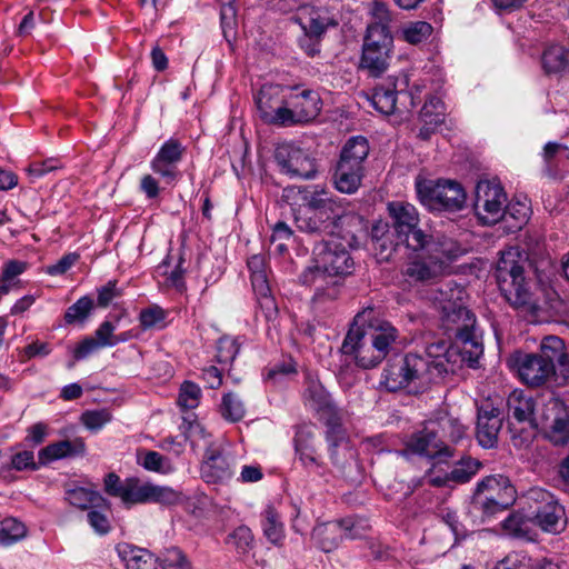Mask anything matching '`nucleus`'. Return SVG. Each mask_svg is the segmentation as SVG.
Returning <instances> with one entry per match:
<instances>
[{
    "mask_svg": "<svg viewBox=\"0 0 569 569\" xmlns=\"http://www.w3.org/2000/svg\"><path fill=\"white\" fill-rule=\"evenodd\" d=\"M412 253L408 256L401 274L411 286L429 287L445 273L449 261L462 254L459 243L447 237H437L427 240L421 248H409Z\"/></svg>",
    "mask_w": 569,
    "mask_h": 569,
    "instance_id": "obj_1",
    "label": "nucleus"
},
{
    "mask_svg": "<svg viewBox=\"0 0 569 569\" xmlns=\"http://www.w3.org/2000/svg\"><path fill=\"white\" fill-rule=\"evenodd\" d=\"M523 273V261L519 252L515 249L503 251L496 268L499 290L515 310L523 316L536 317L541 307Z\"/></svg>",
    "mask_w": 569,
    "mask_h": 569,
    "instance_id": "obj_2",
    "label": "nucleus"
},
{
    "mask_svg": "<svg viewBox=\"0 0 569 569\" xmlns=\"http://www.w3.org/2000/svg\"><path fill=\"white\" fill-rule=\"evenodd\" d=\"M465 295V288L453 280H437L421 291L422 299L440 312L443 326L455 330L467 342L468 330L473 326L475 317L463 306Z\"/></svg>",
    "mask_w": 569,
    "mask_h": 569,
    "instance_id": "obj_3",
    "label": "nucleus"
},
{
    "mask_svg": "<svg viewBox=\"0 0 569 569\" xmlns=\"http://www.w3.org/2000/svg\"><path fill=\"white\" fill-rule=\"evenodd\" d=\"M315 264L308 267L301 274L300 281L306 286L316 287V298L323 295V283L337 282L336 276L350 274L353 270V260L346 247L335 239L321 240L313 248Z\"/></svg>",
    "mask_w": 569,
    "mask_h": 569,
    "instance_id": "obj_4",
    "label": "nucleus"
},
{
    "mask_svg": "<svg viewBox=\"0 0 569 569\" xmlns=\"http://www.w3.org/2000/svg\"><path fill=\"white\" fill-rule=\"evenodd\" d=\"M420 202L431 211H458L466 202V192L460 183L452 180L416 181Z\"/></svg>",
    "mask_w": 569,
    "mask_h": 569,
    "instance_id": "obj_5",
    "label": "nucleus"
},
{
    "mask_svg": "<svg viewBox=\"0 0 569 569\" xmlns=\"http://www.w3.org/2000/svg\"><path fill=\"white\" fill-rule=\"evenodd\" d=\"M527 503L533 525L550 533H558L565 529V509L551 492L542 488H532L527 493Z\"/></svg>",
    "mask_w": 569,
    "mask_h": 569,
    "instance_id": "obj_6",
    "label": "nucleus"
},
{
    "mask_svg": "<svg viewBox=\"0 0 569 569\" xmlns=\"http://www.w3.org/2000/svg\"><path fill=\"white\" fill-rule=\"evenodd\" d=\"M388 212L397 240L407 248H421L427 240L435 238L419 228V212L413 204L392 201L388 203Z\"/></svg>",
    "mask_w": 569,
    "mask_h": 569,
    "instance_id": "obj_7",
    "label": "nucleus"
},
{
    "mask_svg": "<svg viewBox=\"0 0 569 569\" xmlns=\"http://www.w3.org/2000/svg\"><path fill=\"white\" fill-rule=\"evenodd\" d=\"M365 313L366 311L359 312L355 317L340 351L345 357L351 358L357 367L367 370L377 367L382 361V358L378 357L377 349L367 338L368 333L365 327L360 325Z\"/></svg>",
    "mask_w": 569,
    "mask_h": 569,
    "instance_id": "obj_8",
    "label": "nucleus"
},
{
    "mask_svg": "<svg viewBox=\"0 0 569 569\" xmlns=\"http://www.w3.org/2000/svg\"><path fill=\"white\" fill-rule=\"evenodd\" d=\"M393 39L381 28H367L360 68L371 77H380L389 67Z\"/></svg>",
    "mask_w": 569,
    "mask_h": 569,
    "instance_id": "obj_9",
    "label": "nucleus"
},
{
    "mask_svg": "<svg viewBox=\"0 0 569 569\" xmlns=\"http://www.w3.org/2000/svg\"><path fill=\"white\" fill-rule=\"evenodd\" d=\"M417 455L432 461L430 469H437L448 465L455 457V450L447 446L435 430L423 428L415 432L407 441L406 447L400 451L401 456Z\"/></svg>",
    "mask_w": 569,
    "mask_h": 569,
    "instance_id": "obj_10",
    "label": "nucleus"
},
{
    "mask_svg": "<svg viewBox=\"0 0 569 569\" xmlns=\"http://www.w3.org/2000/svg\"><path fill=\"white\" fill-rule=\"evenodd\" d=\"M420 86L409 90V77L401 73L398 77H389L383 83L378 84L371 96V104L383 114H391L397 107L398 96L410 99L411 107L417 104L421 92Z\"/></svg>",
    "mask_w": 569,
    "mask_h": 569,
    "instance_id": "obj_11",
    "label": "nucleus"
},
{
    "mask_svg": "<svg viewBox=\"0 0 569 569\" xmlns=\"http://www.w3.org/2000/svg\"><path fill=\"white\" fill-rule=\"evenodd\" d=\"M507 194L500 183L481 180L476 186L475 211L483 224L506 218Z\"/></svg>",
    "mask_w": 569,
    "mask_h": 569,
    "instance_id": "obj_12",
    "label": "nucleus"
},
{
    "mask_svg": "<svg viewBox=\"0 0 569 569\" xmlns=\"http://www.w3.org/2000/svg\"><path fill=\"white\" fill-rule=\"evenodd\" d=\"M509 368L518 375L522 383L531 388L546 385L556 376V368L536 353L515 351L507 360Z\"/></svg>",
    "mask_w": 569,
    "mask_h": 569,
    "instance_id": "obj_13",
    "label": "nucleus"
},
{
    "mask_svg": "<svg viewBox=\"0 0 569 569\" xmlns=\"http://www.w3.org/2000/svg\"><path fill=\"white\" fill-rule=\"evenodd\" d=\"M274 158L281 171L291 178L312 179L317 173L315 159L292 142L280 143Z\"/></svg>",
    "mask_w": 569,
    "mask_h": 569,
    "instance_id": "obj_14",
    "label": "nucleus"
},
{
    "mask_svg": "<svg viewBox=\"0 0 569 569\" xmlns=\"http://www.w3.org/2000/svg\"><path fill=\"white\" fill-rule=\"evenodd\" d=\"M322 108L318 92L305 89L287 96L284 128L306 124L315 120Z\"/></svg>",
    "mask_w": 569,
    "mask_h": 569,
    "instance_id": "obj_15",
    "label": "nucleus"
},
{
    "mask_svg": "<svg viewBox=\"0 0 569 569\" xmlns=\"http://www.w3.org/2000/svg\"><path fill=\"white\" fill-rule=\"evenodd\" d=\"M186 148L182 143L170 138L161 144L150 161V168L164 183L176 184L181 178L179 163L181 162Z\"/></svg>",
    "mask_w": 569,
    "mask_h": 569,
    "instance_id": "obj_16",
    "label": "nucleus"
},
{
    "mask_svg": "<svg viewBox=\"0 0 569 569\" xmlns=\"http://www.w3.org/2000/svg\"><path fill=\"white\" fill-rule=\"evenodd\" d=\"M260 119L270 126L284 128L287 97L278 84H264L254 97Z\"/></svg>",
    "mask_w": 569,
    "mask_h": 569,
    "instance_id": "obj_17",
    "label": "nucleus"
},
{
    "mask_svg": "<svg viewBox=\"0 0 569 569\" xmlns=\"http://www.w3.org/2000/svg\"><path fill=\"white\" fill-rule=\"evenodd\" d=\"M482 463L470 456H461L455 460L448 470L443 466L429 469L428 481L435 487H448L452 483L463 485L469 482L480 470Z\"/></svg>",
    "mask_w": 569,
    "mask_h": 569,
    "instance_id": "obj_18",
    "label": "nucleus"
},
{
    "mask_svg": "<svg viewBox=\"0 0 569 569\" xmlns=\"http://www.w3.org/2000/svg\"><path fill=\"white\" fill-rule=\"evenodd\" d=\"M542 419L547 428V438L556 446L569 442V412L566 403L559 398H550L542 410Z\"/></svg>",
    "mask_w": 569,
    "mask_h": 569,
    "instance_id": "obj_19",
    "label": "nucleus"
},
{
    "mask_svg": "<svg viewBox=\"0 0 569 569\" xmlns=\"http://www.w3.org/2000/svg\"><path fill=\"white\" fill-rule=\"evenodd\" d=\"M502 421L501 409L490 399L478 406L476 437L481 447L493 448L497 445Z\"/></svg>",
    "mask_w": 569,
    "mask_h": 569,
    "instance_id": "obj_20",
    "label": "nucleus"
},
{
    "mask_svg": "<svg viewBox=\"0 0 569 569\" xmlns=\"http://www.w3.org/2000/svg\"><path fill=\"white\" fill-rule=\"evenodd\" d=\"M360 537L359 527L351 518L319 525L313 529V538L318 547L325 552L335 550L343 538L357 539Z\"/></svg>",
    "mask_w": 569,
    "mask_h": 569,
    "instance_id": "obj_21",
    "label": "nucleus"
},
{
    "mask_svg": "<svg viewBox=\"0 0 569 569\" xmlns=\"http://www.w3.org/2000/svg\"><path fill=\"white\" fill-rule=\"evenodd\" d=\"M295 452L298 461L309 472L325 473V463L315 443V427L301 425L295 435Z\"/></svg>",
    "mask_w": 569,
    "mask_h": 569,
    "instance_id": "obj_22",
    "label": "nucleus"
},
{
    "mask_svg": "<svg viewBox=\"0 0 569 569\" xmlns=\"http://www.w3.org/2000/svg\"><path fill=\"white\" fill-rule=\"evenodd\" d=\"M341 216L342 212L301 209L296 213L295 223L302 232L332 237Z\"/></svg>",
    "mask_w": 569,
    "mask_h": 569,
    "instance_id": "obj_23",
    "label": "nucleus"
},
{
    "mask_svg": "<svg viewBox=\"0 0 569 569\" xmlns=\"http://www.w3.org/2000/svg\"><path fill=\"white\" fill-rule=\"evenodd\" d=\"M403 362L409 387L413 389L428 386L433 378V371L440 372L441 367L439 362L430 361L428 358L416 353L406 355Z\"/></svg>",
    "mask_w": 569,
    "mask_h": 569,
    "instance_id": "obj_24",
    "label": "nucleus"
},
{
    "mask_svg": "<svg viewBox=\"0 0 569 569\" xmlns=\"http://www.w3.org/2000/svg\"><path fill=\"white\" fill-rule=\"evenodd\" d=\"M477 491L488 495L489 502L509 507L516 499V490L509 478L502 475L488 476L477 485Z\"/></svg>",
    "mask_w": 569,
    "mask_h": 569,
    "instance_id": "obj_25",
    "label": "nucleus"
},
{
    "mask_svg": "<svg viewBox=\"0 0 569 569\" xmlns=\"http://www.w3.org/2000/svg\"><path fill=\"white\" fill-rule=\"evenodd\" d=\"M305 406L312 410L322 420L338 413L339 409L330 393L318 380H309L303 391Z\"/></svg>",
    "mask_w": 569,
    "mask_h": 569,
    "instance_id": "obj_26",
    "label": "nucleus"
},
{
    "mask_svg": "<svg viewBox=\"0 0 569 569\" xmlns=\"http://www.w3.org/2000/svg\"><path fill=\"white\" fill-rule=\"evenodd\" d=\"M86 452V443L81 438L72 440H61L50 443L38 452L40 466H46L52 461L82 456Z\"/></svg>",
    "mask_w": 569,
    "mask_h": 569,
    "instance_id": "obj_27",
    "label": "nucleus"
},
{
    "mask_svg": "<svg viewBox=\"0 0 569 569\" xmlns=\"http://www.w3.org/2000/svg\"><path fill=\"white\" fill-rule=\"evenodd\" d=\"M298 19L302 29L311 37H320L329 27L337 26L326 8L302 7Z\"/></svg>",
    "mask_w": 569,
    "mask_h": 569,
    "instance_id": "obj_28",
    "label": "nucleus"
},
{
    "mask_svg": "<svg viewBox=\"0 0 569 569\" xmlns=\"http://www.w3.org/2000/svg\"><path fill=\"white\" fill-rule=\"evenodd\" d=\"M233 476L231 462L218 452H207L201 477L207 483H227Z\"/></svg>",
    "mask_w": 569,
    "mask_h": 569,
    "instance_id": "obj_29",
    "label": "nucleus"
},
{
    "mask_svg": "<svg viewBox=\"0 0 569 569\" xmlns=\"http://www.w3.org/2000/svg\"><path fill=\"white\" fill-rule=\"evenodd\" d=\"M368 154V140L361 136L352 137L343 146L338 163L365 170V162Z\"/></svg>",
    "mask_w": 569,
    "mask_h": 569,
    "instance_id": "obj_30",
    "label": "nucleus"
},
{
    "mask_svg": "<svg viewBox=\"0 0 569 569\" xmlns=\"http://www.w3.org/2000/svg\"><path fill=\"white\" fill-rule=\"evenodd\" d=\"M260 525L263 536L274 545L281 546L284 539V525L280 513L273 506H267L260 513Z\"/></svg>",
    "mask_w": 569,
    "mask_h": 569,
    "instance_id": "obj_31",
    "label": "nucleus"
},
{
    "mask_svg": "<svg viewBox=\"0 0 569 569\" xmlns=\"http://www.w3.org/2000/svg\"><path fill=\"white\" fill-rule=\"evenodd\" d=\"M118 551L127 569H156L157 557L147 549L123 545Z\"/></svg>",
    "mask_w": 569,
    "mask_h": 569,
    "instance_id": "obj_32",
    "label": "nucleus"
},
{
    "mask_svg": "<svg viewBox=\"0 0 569 569\" xmlns=\"http://www.w3.org/2000/svg\"><path fill=\"white\" fill-rule=\"evenodd\" d=\"M321 421L327 426L326 440L329 447L330 459L333 463H338L337 449L348 442L347 431L341 423L340 412L332 415V417L325 418Z\"/></svg>",
    "mask_w": 569,
    "mask_h": 569,
    "instance_id": "obj_33",
    "label": "nucleus"
},
{
    "mask_svg": "<svg viewBox=\"0 0 569 569\" xmlns=\"http://www.w3.org/2000/svg\"><path fill=\"white\" fill-rule=\"evenodd\" d=\"M493 569H560L548 559L533 560L526 552H512L498 562Z\"/></svg>",
    "mask_w": 569,
    "mask_h": 569,
    "instance_id": "obj_34",
    "label": "nucleus"
},
{
    "mask_svg": "<svg viewBox=\"0 0 569 569\" xmlns=\"http://www.w3.org/2000/svg\"><path fill=\"white\" fill-rule=\"evenodd\" d=\"M545 361H550L551 367L556 368L558 363L561 368L569 363V357L566 353L565 342L557 336H547L541 340L539 352L536 353Z\"/></svg>",
    "mask_w": 569,
    "mask_h": 569,
    "instance_id": "obj_35",
    "label": "nucleus"
},
{
    "mask_svg": "<svg viewBox=\"0 0 569 569\" xmlns=\"http://www.w3.org/2000/svg\"><path fill=\"white\" fill-rule=\"evenodd\" d=\"M365 170L337 163L335 171V186L342 193H353L361 186Z\"/></svg>",
    "mask_w": 569,
    "mask_h": 569,
    "instance_id": "obj_36",
    "label": "nucleus"
},
{
    "mask_svg": "<svg viewBox=\"0 0 569 569\" xmlns=\"http://www.w3.org/2000/svg\"><path fill=\"white\" fill-rule=\"evenodd\" d=\"M541 63L547 74L562 73L569 68V50L560 44H551L545 49Z\"/></svg>",
    "mask_w": 569,
    "mask_h": 569,
    "instance_id": "obj_37",
    "label": "nucleus"
},
{
    "mask_svg": "<svg viewBox=\"0 0 569 569\" xmlns=\"http://www.w3.org/2000/svg\"><path fill=\"white\" fill-rule=\"evenodd\" d=\"M509 415L519 422H531L535 413V401L522 391L515 390L508 397Z\"/></svg>",
    "mask_w": 569,
    "mask_h": 569,
    "instance_id": "obj_38",
    "label": "nucleus"
},
{
    "mask_svg": "<svg viewBox=\"0 0 569 569\" xmlns=\"http://www.w3.org/2000/svg\"><path fill=\"white\" fill-rule=\"evenodd\" d=\"M303 209H311L315 211H343L340 203L335 200L327 190L319 186L308 187Z\"/></svg>",
    "mask_w": 569,
    "mask_h": 569,
    "instance_id": "obj_39",
    "label": "nucleus"
},
{
    "mask_svg": "<svg viewBox=\"0 0 569 569\" xmlns=\"http://www.w3.org/2000/svg\"><path fill=\"white\" fill-rule=\"evenodd\" d=\"M397 338V329L390 323L383 322L379 327L372 329L368 339L377 349L378 357H381L383 360L388 356L391 346L396 342Z\"/></svg>",
    "mask_w": 569,
    "mask_h": 569,
    "instance_id": "obj_40",
    "label": "nucleus"
},
{
    "mask_svg": "<svg viewBox=\"0 0 569 569\" xmlns=\"http://www.w3.org/2000/svg\"><path fill=\"white\" fill-rule=\"evenodd\" d=\"M380 382L389 391H397L409 387L403 358L398 361L389 362L385 367Z\"/></svg>",
    "mask_w": 569,
    "mask_h": 569,
    "instance_id": "obj_41",
    "label": "nucleus"
},
{
    "mask_svg": "<svg viewBox=\"0 0 569 569\" xmlns=\"http://www.w3.org/2000/svg\"><path fill=\"white\" fill-rule=\"evenodd\" d=\"M137 463L147 471L160 475H169L174 471L171 460L157 451H139Z\"/></svg>",
    "mask_w": 569,
    "mask_h": 569,
    "instance_id": "obj_42",
    "label": "nucleus"
},
{
    "mask_svg": "<svg viewBox=\"0 0 569 569\" xmlns=\"http://www.w3.org/2000/svg\"><path fill=\"white\" fill-rule=\"evenodd\" d=\"M38 468L39 461L36 462L32 451H19L10 457L8 463L0 466V478L3 480H12L11 470L23 471L37 470Z\"/></svg>",
    "mask_w": 569,
    "mask_h": 569,
    "instance_id": "obj_43",
    "label": "nucleus"
},
{
    "mask_svg": "<svg viewBox=\"0 0 569 569\" xmlns=\"http://www.w3.org/2000/svg\"><path fill=\"white\" fill-rule=\"evenodd\" d=\"M66 499L80 509H92L101 505L107 507V501L99 492L82 487L69 489L66 492Z\"/></svg>",
    "mask_w": 569,
    "mask_h": 569,
    "instance_id": "obj_44",
    "label": "nucleus"
},
{
    "mask_svg": "<svg viewBox=\"0 0 569 569\" xmlns=\"http://www.w3.org/2000/svg\"><path fill=\"white\" fill-rule=\"evenodd\" d=\"M221 417L229 422H238L246 415V406L238 393L227 392L219 405Z\"/></svg>",
    "mask_w": 569,
    "mask_h": 569,
    "instance_id": "obj_45",
    "label": "nucleus"
},
{
    "mask_svg": "<svg viewBox=\"0 0 569 569\" xmlns=\"http://www.w3.org/2000/svg\"><path fill=\"white\" fill-rule=\"evenodd\" d=\"M157 563L161 569H192L187 555L174 546L161 550L157 556Z\"/></svg>",
    "mask_w": 569,
    "mask_h": 569,
    "instance_id": "obj_46",
    "label": "nucleus"
},
{
    "mask_svg": "<svg viewBox=\"0 0 569 569\" xmlns=\"http://www.w3.org/2000/svg\"><path fill=\"white\" fill-rule=\"evenodd\" d=\"M432 32L433 27L427 21H410L400 31L401 38L410 44H419L427 41Z\"/></svg>",
    "mask_w": 569,
    "mask_h": 569,
    "instance_id": "obj_47",
    "label": "nucleus"
},
{
    "mask_svg": "<svg viewBox=\"0 0 569 569\" xmlns=\"http://www.w3.org/2000/svg\"><path fill=\"white\" fill-rule=\"evenodd\" d=\"M419 118L422 123L440 126L445 121V106L440 98L431 96L421 108Z\"/></svg>",
    "mask_w": 569,
    "mask_h": 569,
    "instance_id": "obj_48",
    "label": "nucleus"
},
{
    "mask_svg": "<svg viewBox=\"0 0 569 569\" xmlns=\"http://www.w3.org/2000/svg\"><path fill=\"white\" fill-rule=\"evenodd\" d=\"M530 523L532 522L529 510L526 516L520 512H515L502 521V529L509 536L525 538L530 532Z\"/></svg>",
    "mask_w": 569,
    "mask_h": 569,
    "instance_id": "obj_49",
    "label": "nucleus"
},
{
    "mask_svg": "<svg viewBox=\"0 0 569 569\" xmlns=\"http://www.w3.org/2000/svg\"><path fill=\"white\" fill-rule=\"evenodd\" d=\"M149 482H143L137 477L127 478V489L123 499V505L131 507L134 505L147 503Z\"/></svg>",
    "mask_w": 569,
    "mask_h": 569,
    "instance_id": "obj_50",
    "label": "nucleus"
},
{
    "mask_svg": "<svg viewBox=\"0 0 569 569\" xmlns=\"http://www.w3.org/2000/svg\"><path fill=\"white\" fill-rule=\"evenodd\" d=\"M26 526L16 518H6L0 522V543L12 545L26 536Z\"/></svg>",
    "mask_w": 569,
    "mask_h": 569,
    "instance_id": "obj_51",
    "label": "nucleus"
},
{
    "mask_svg": "<svg viewBox=\"0 0 569 569\" xmlns=\"http://www.w3.org/2000/svg\"><path fill=\"white\" fill-rule=\"evenodd\" d=\"M201 398V388L192 381H184L180 386L177 402L182 410H191L200 405Z\"/></svg>",
    "mask_w": 569,
    "mask_h": 569,
    "instance_id": "obj_52",
    "label": "nucleus"
},
{
    "mask_svg": "<svg viewBox=\"0 0 569 569\" xmlns=\"http://www.w3.org/2000/svg\"><path fill=\"white\" fill-rule=\"evenodd\" d=\"M226 542L232 546L240 555H246L253 548L254 538L247 526H239L228 537Z\"/></svg>",
    "mask_w": 569,
    "mask_h": 569,
    "instance_id": "obj_53",
    "label": "nucleus"
},
{
    "mask_svg": "<svg viewBox=\"0 0 569 569\" xmlns=\"http://www.w3.org/2000/svg\"><path fill=\"white\" fill-rule=\"evenodd\" d=\"M180 500V495L167 486H159L149 482L147 503H159L163 506L176 505Z\"/></svg>",
    "mask_w": 569,
    "mask_h": 569,
    "instance_id": "obj_54",
    "label": "nucleus"
},
{
    "mask_svg": "<svg viewBox=\"0 0 569 569\" xmlns=\"http://www.w3.org/2000/svg\"><path fill=\"white\" fill-rule=\"evenodd\" d=\"M93 309V300L89 296H83L70 306L64 313V321L68 325L83 323Z\"/></svg>",
    "mask_w": 569,
    "mask_h": 569,
    "instance_id": "obj_55",
    "label": "nucleus"
},
{
    "mask_svg": "<svg viewBox=\"0 0 569 569\" xmlns=\"http://www.w3.org/2000/svg\"><path fill=\"white\" fill-rule=\"evenodd\" d=\"M112 420L108 409L87 410L80 417L81 423L90 431L97 432Z\"/></svg>",
    "mask_w": 569,
    "mask_h": 569,
    "instance_id": "obj_56",
    "label": "nucleus"
},
{
    "mask_svg": "<svg viewBox=\"0 0 569 569\" xmlns=\"http://www.w3.org/2000/svg\"><path fill=\"white\" fill-rule=\"evenodd\" d=\"M252 289L259 299L262 307L267 309H272L274 307V301L270 295V286L268 280L267 272L257 273L254 276H250Z\"/></svg>",
    "mask_w": 569,
    "mask_h": 569,
    "instance_id": "obj_57",
    "label": "nucleus"
},
{
    "mask_svg": "<svg viewBox=\"0 0 569 569\" xmlns=\"http://www.w3.org/2000/svg\"><path fill=\"white\" fill-rule=\"evenodd\" d=\"M168 312L161 307L153 305L141 310L139 315L140 326L147 330L152 328H162L164 326Z\"/></svg>",
    "mask_w": 569,
    "mask_h": 569,
    "instance_id": "obj_58",
    "label": "nucleus"
},
{
    "mask_svg": "<svg viewBox=\"0 0 569 569\" xmlns=\"http://www.w3.org/2000/svg\"><path fill=\"white\" fill-rule=\"evenodd\" d=\"M240 350L236 338L223 336L217 342L216 359L219 363H231Z\"/></svg>",
    "mask_w": 569,
    "mask_h": 569,
    "instance_id": "obj_59",
    "label": "nucleus"
},
{
    "mask_svg": "<svg viewBox=\"0 0 569 569\" xmlns=\"http://www.w3.org/2000/svg\"><path fill=\"white\" fill-rule=\"evenodd\" d=\"M308 187L288 186L282 190L281 199L290 206L293 220L296 213L305 208Z\"/></svg>",
    "mask_w": 569,
    "mask_h": 569,
    "instance_id": "obj_60",
    "label": "nucleus"
},
{
    "mask_svg": "<svg viewBox=\"0 0 569 569\" xmlns=\"http://www.w3.org/2000/svg\"><path fill=\"white\" fill-rule=\"evenodd\" d=\"M371 14L375 22L370 23L368 28H381L385 33L390 34L389 23L391 22V13L388 6L383 2H375Z\"/></svg>",
    "mask_w": 569,
    "mask_h": 569,
    "instance_id": "obj_61",
    "label": "nucleus"
},
{
    "mask_svg": "<svg viewBox=\"0 0 569 569\" xmlns=\"http://www.w3.org/2000/svg\"><path fill=\"white\" fill-rule=\"evenodd\" d=\"M104 491L111 496L119 498L122 502L127 489V478L121 480L118 475L110 472L104 477Z\"/></svg>",
    "mask_w": 569,
    "mask_h": 569,
    "instance_id": "obj_62",
    "label": "nucleus"
},
{
    "mask_svg": "<svg viewBox=\"0 0 569 569\" xmlns=\"http://www.w3.org/2000/svg\"><path fill=\"white\" fill-rule=\"evenodd\" d=\"M114 330L116 326L112 322L103 321L94 331L93 338L102 348L113 347L117 345Z\"/></svg>",
    "mask_w": 569,
    "mask_h": 569,
    "instance_id": "obj_63",
    "label": "nucleus"
},
{
    "mask_svg": "<svg viewBox=\"0 0 569 569\" xmlns=\"http://www.w3.org/2000/svg\"><path fill=\"white\" fill-rule=\"evenodd\" d=\"M94 508L90 509L87 513L88 522L98 535H106L111 529L109 518L104 512Z\"/></svg>",
    "mask_w": 569,
    "mask_h": 569,
    "instance_id": "obj_64",
    "label": "nucleus"
}]
</instances>
